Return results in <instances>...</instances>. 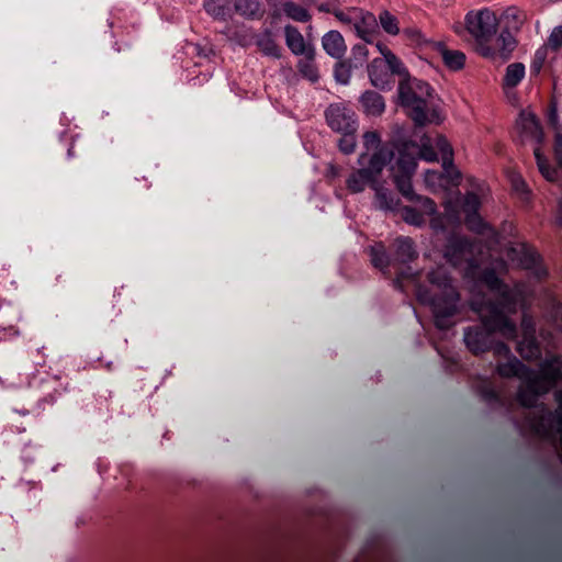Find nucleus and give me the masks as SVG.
Masks as SVG:
<instances>
[{
    "label": "nucleus",
    "instance_id": "e433bc0d",
    "mask_svg": "<svg viewBox=\"0 0 562 562\" xmlns=\"http://www.w3.org/2000/svg\"><path fill=\"white\" fill-rule=\"evenodd\" d=\"M369 55V50L366 44L359 43L356 44L351 49V56L349 60L353 65L355 69H358L363 66L367 61Z\"/></svg>",
    "mask_w": 562,
    "mask_h": 562
},
{
    "label": "nucleus",
    "instance_id": "37998d69",
    "mask_svg": "<svg viewBox=\"0 0 562 562\" xmlns=\"http://www.w3.org/2000/svg\"><path fill=\"white\" fill-rule=\"evenodd\" d=\"M547 47L553 52H559L562 48V25L552 30L547 41Z\"/></svg>",
    "mask_w": 562,
    "mask_h": 562
},
{
    "label": "nucleus",
    "instance_id": "3c124183",
    "mask_svg": "<svg viewBox=\"0 0 562 562\" xmlns=\"http://www.w3.org/2000/svg\"><path fill=\"white\" fill-rule=\"evenodd\" d=\"M482 396L488 402H496L499 400L498 393L491 386H484L482 390Z\"/></svg>",
    "mask_w": 562,
    "mask_h": 562
},
{
    "label": "nucleus",
    "instance_id": "5701e85b",
    "mask_svg": "<svg viewBox=\"0 0 562 562\" xmlns=\"http://www.w3.org/2000/svg\"><path fill=\"white\" fill-rule=\"evenodd\" d=\"M526 67L522 63L509 64L505 69L502 86L504 89L516 88L525 78Z\"/></svg>",
    "mask_w": 562,
    "mask_h": 562
},
{
    "label": "nucleus",
    "instance_id": "2eb2a0df",
    "mask_svg": "<svg viewBox=\"0 0 562 562\" xmlns=\"http://www.w3.org/2000/svg\"><path fill=\"white\" fill-rule=\"evenodd\" d=\"M554 400L558 403L555 412H551L542 405L541 413L532 417L531 426L537 434H547L552 428L553 423L562 428V391H555Z\"/></svg>",
    "mask_w": 562,
    "mask_h": 562
},
{
    "label": "nucleus",
    "instance_id": "7c9ffc66",
    "mask_svg": "<svg viewBox=\"0 0 562 562\" xmlns=\"http://www.w3.org/2000/svg\"><path fill=\"white\" fill-rule=\"evenodd\" d=\"M480 281L487 286L493 293L506 285L492 268L484 269L480 274Z\"/></svg>",
    "mask_w": 562,
    "mask_h": 562
},
{
    "label": "nucleus",
    "instance_id": "aec40b11",
    "mask_svg": "<svg viewBox=\"0 0 562 562\" xmlns=\"http://www.w3.org/2000/svg\"><path fill=\"white\" fill-rule=\"evenodd\" d=\"M284 35L286 46L292 52V54L296 56H304L311 48H314L312 45H307L305 43L301 32L293 25L289 24L284 27Z\"/></svg>",
    "mask_w": 562,
    "mask_h": 562
},
{
    "label": "nucleus",
    "instance_id": "dca6fc26",
    "mask_svg": "<svg viewBox=\"0 0 562 562\" xmlns=\"http://www.w3.org/2000/svg\"><path fill=\"white\" fill-rule=\"evenodd\" d=\"M398 157L393 168V175L412 176L417 167V156L411 148L409 140H403L397 147Z\"/></svg>",
    "mask_w": 562,
    "mask_h": 562
},
{
    "label": "nucleus",
    "instance_id": "bb28decb",
    "mask_svg": "<svg viewBox=\"0 0 562 562\" xmlns=\"http://www.w3.org/2000/svg\"><path fill=\"white\" fill-rule=\"evenodd\" d=\"M440 53L443 64L451 70L458 71L464 67L465 55L461 50H452L440 44Z\"/></svg>",
    "mask_w": 562,
    "mask_h": 562
},
{
    "label": "nucleus",
    "instance_id": "c756f323",
    "mask_svg": "<svg viewBox=\"0 0 562 562\" xmlns=\"http://www.w3.org/2000/svg\"><path fill=\"white\" fill-rule=\"evenodd\" d=\"M378 23L390 35H397L400 33L397 18L387 10H382L379 13Z\"/></svg>",
    "mask_w": 562,
    "mask_h": 562
},
{
    "label": "nucleus",
    "instance_id": "4be33fe9",
    "mask_svg": "<svg viewBox=\"0 0 562 562\" xmlns=\"http://www.w3.org/2000/svg\"><path fill=\"white\" fill-rule=\"evenodd\" d=\"M315 54V48H311L296 65L299 74L312 83H316L319 80L318 68L314 63Z\"/></svg>",
    "mask_w": 562,
    "mask_h": 562
},
{
    "label": "nucleus",
    "instance_id": "423d86ee",
    "mask_svg": "<svg viewBox=\"0 0 562 562\" xmlns=\"http://www.w3.org/2000/svg\"><path fill=\"white\" fill-rule=\"evenodd\" d=\"M477 244L467 236L451 234L447 238L443 256L453 267H461L467 263L470 269L477 267L476 252Z\"/></svg>",
    "mask_w": 562,
    "mask_h": 562
},
{
    "label": "nucleus",
    "instance_id": "09e8293b",
    "mask_svg": "<svg viewBox=\"0 0 562 562\" xmlns=\"http://www.w3.org/2000/svg\"><path fill=\"white\" fill-rule=\"evenodd\" d=\"M404 218L407 223L417 224L422 218L420 213L411 206L404 207Z\"/></svg>",
    "mask_w": 562,
    "mask_h": 562
},
{
    "label": "nucleus",
    "instance_id": "49530a36",
    "mask_svg": "<svg viewBox=\"0 0 562 562\" xmlns=\"http://www.w3.org/2000/svg\"><path fill=\"white\" fill-rule=\"evenodd\" d=\"M60 395L61 393L57 389H54L53 392H49L48 394L40 398L37 401V413L40 414L42 411H44L46 404L53 405L57 401V397Z\"/></svg>",
    "mask_w": 562,
    "mask_h": 562
},
{
    "label": "nucleus",
    "instance_id": "a211bd4d",
    "mask_svg": "<svg viewBox=\"0 0 562 562\" xmlns=\"http://www.w3.org/2000/svg\"><path fill=\"white\" fill-rule=\"evenodd\" d=\"M544 394H547V392H542L541 386L529 378L522 381V385L518 390L517 398L522 407L532 408L536 406L539 397Z\"/></svg>",
    "mask_w": 562,
    "mask_h": 562
},
{
    "label": "nucleus",
    "instance_id": "473e14b6",
    "mask_svg": "<svg viewBox=\"0 0 562 562\" xmlns=\"http://www.w3.org/2000/svg\"><path fill=\"white\" fill-rule=\"evenodd\" d=\"M357 131H345L340 132L341 137L338 140V148L345 155H350L355 151L357 146L356 139Z\"/></svg>",
    "mask_w": 562,
    "mask_h": 562
},
{
    "label": "nucleus",
    "instance_id": "79ce46f5",
    "mask_svg": "<svg viewBox=\"0 0 562 562\" xmlns=\"http://www.w3.org/2000/svg\"><path fill=\"white\" fill-rule=\"evenodd\" d=\"M481 206V201L477 194L470 192L467 193L463 204L462 211L464 214L476 213L479 212Z\"/></svg>",
    "mask_w": 562,
    "mask_h": 562
},
{
    "label": "nucleus",
    "instance_id": "13d9d810",
    "mask_svg": "<svg viewBox=\"0 0 562 562\" xmlns=\"http://www.w3.org/2000/svg\"><path fill=\"white\" fill-rule=\"evenodd\" d=\"M558 166L562 169V158L555 159Z\"/></svg>",
    "mask_w": 562,
    "mask_h": 562
},
{
    "label": "nucleus",
    "instance_id": "9b49d317",
    "mask_svg": "<svg viewBox=\"0 0 562 562\" xmlns=\"http://www.w3.org/2000/svg\"><path fill=\"white\" fill-rule=\"evenodd\" d=\"M324 116L326 124L335 133L358 131L359 122L356 112L342 102L330 103Z\"/></svg>",
    "mask_w": 562,
    "mask_h": 562
},
{
    "label": "nucleus",
    "instance_id": "20e7f679",
    "mask_svg": "<svg viewBox=\"0 0 562 562\" xmlns=\"http://www.w3.org/2000/svg\"><path fill=\"white\" fill-rule=\"evenodd\" d=\"M370 82L373 87L390 91L394 83V77L411 82L412 78L403 61L392 52L387 50L386 59L374 58L367 67Z\"/></svg>",
    "mask_w": 562,
    "mask_h": 562
},
{
    "label": "nucleus",
    "instance_id": "2f4dec72",
    "mask_svg": "<svg viewBox=\"0 0 562 562\" xmlns=\"http://www.w3.org/2000/svg\"><path fill=\"white\" fill-rule=\"evenodd\" d=\"M355 69L349 59L340 60L335 65L334 76L337 82L347 85L351 77V70Z\"/></svg>",
    "mask_w": 562,
    "mask_h": 562
},
{
    "label": "nucleus",
    "instance_id": "680f3d73",
    "mask_svg": "<svg viewBox=\"0 0 562 562\" xmlns=\"http://www.w3.org/2000/svg\"><path fill=\"white\" fill-rule=\"evenodd\" d=\"M20 413H21L22 415H25V414H27L29 412H27V411H25V412H20Z\"/></svg>",
    "mask_w": 562,
    "mask_h": 562
},
{
    "label": "nucleus",
    "instance_id": "bf43d9fd",
    "mask_svg": "<svg viewBox=\"0 0 562 562\" xmlns=\"http://www.w3.org/2000/svg\"><path fill=\"white\" fill-rule=\"evenodd\" d=\"M68 156L71 157L74 155V151H72V146L68 149Z\"/></svg>",
    "mask_w": 562,
    "mask_h": 562
},
{
    "label": "nucleus",
    "instance_id": "72a5a7b5",
    "mask_svg": "<svg viewBox=\"0 0 562 562\" xmlns=\"http://www.w3.org/2000/svg\"><path fill=\"white\" fill-rule=\"evenodd\" d=\"M544 116L547 120V124L549 127L553 128L555 132L560 128L559 125V113H558V101L554 97H552L547 106Z\"/></svg>",
    "mask_w": 562,
    "mask_h": 562
},
{
    "label": "nucleus",
    "instance_id": "f257e3e1",
    "mask_svg": "<svg viewBox=\"0 0 562 562\" xmlns=\"http://www.w3.org/2000/svg\"><path fill=\"white\" fill-rule=\"evenodd\" d=\"M372 265L384 274L394 273L393 285L404 292L411 285L416 300L429 306L438 329H450L462 317L464 304L446 269L437 268L427 273V283L420 281V272L411 267L418 258L411 237L398 236L386 250L382 245L371 247Z\"/></svg>",
    "mask_w": 562,
    "mask_h": 562
},
{
    "label": "nucleus",
    "instance_id": "f3484780",
    "mask_svg": "<svg viewBox=\"0 0 562 562\" xmlns=\"http://www.w3.org/2000/svg\"><path fill=\"white\" fill-rule=\"evenodd\" d=\"M359 103L368 116H381L385 111L384 98L374 90H366L359 98Z\"/></svg>",
    "mask_w": 562,
    "mask_h": 562
},
{
    "label": "nucleus",
    "instance_id": "f03ea898",
    "mask_svg": "<svg viewBox=\"0 0 562 562\" xmlns=\"http://www.w3.org/2000/svg\"><path fill=\"white\" fill-rule=\"evenodd\" d=\"M496 297L473 300L471 308L479 314L481 322L485 325L498 329V334L506 339L517 337V326L508 314L517 310V300L509 286L506 284L494 293Z\"/></svg>",
    "mask_w": 562,
    "mask_h": 562
},
{
    "label": "nucleus",
    "instance_id": "8fccbe9b",
    "mask_svg": "<svg viewBox=\"0 0 562 562\" xmlns=\"http://www.w3.org/2000/svg\"><path fill=\"white\" fill-rule=\"evenodd\" d=\"M553 150L555 159L562 158V128H559L554 134Z\"/></svg>",
    "mask_w": 562,
    "mask_h": 562
},
{
    "label": "nucleus",
    "instance_id": "a18cd8bd",
    "mask_svg": "<svg viewBox=\"0 0 562 562\" xmlns=\"http://www.w3.org/2000/svg\"><path fill=\"white\" fill-rule=\"evenodd\" d=\"M502 44V50L504 53H512L516 46V40L509 32H502L499 37L497 38V44Z\"/></svg>",
    "mask_w": 562,
    "mask_h": 562
},
{
    "label": "nucleus",
    "instance_id": "b1692460",
    "mask_svg": "<svg viewBox=\"0 0 562 562\" xmlns=\"http://www.w3.org/2000/svg\"><path fill=\"white\" fill-rule=\"evenodd\" d=\"M232 0H203L205 12L215 20L226 21L231 16Z\"/></svg>",
    "mask_w": 562,
    "mask_h": 562
},
{
    "label": "nucleus",
    "instance_id": "39448f33",
    "mask_svg": "<svg viewBox=\"0 0 562 562\" xmlns=\"http://www.w3.org/2000/svg\"><path fill=\"white\" fill-rule=\"evenodd\" d=\"M520 120L521 133L537 144V147L533 149V154L540 173L548 181H555L558 178V170L550 165L549 159L541 150V145L544 143V132L540 120L533 113L525 114L524 112L520 114Z\"/></svg>",
    "mask_w": 562,
    "mask_h": 562
},
{
    "label": "nucleus",
    "instance_id": "6ab92c4d",
    "mask_svg": "<svg viewBox=\"0 0 562 562\" xmlns=\"http://www.w3.org/2000/svg\"><path fill=\"white\" fill-rule=\"evenodd\" d=\"M324 50L333 58L340 59L347 49L345 40L338 31H329L322 38Z\"/></svg>",
    "mask_w": 562,
    "mask_h": 562
},
{
    "label": "nucleus",
    "instance_id": "a878e982",
    "mask_svg": "<svg viewBox=\"0 0 562 562\" xmlns=\"http://www.w3.org/2000/svg\"><path fill=\"white\" fill-rule=\"evenodd\" d=\"M397 191L409 202H419L423 198L417 194L412 184V176L393 175Z\"/></svg>",
    "mask_w": 562,
    "mask_h": 562
},
{
    "label": "nucleus",
    "instance_id": "f704fd0d",
    "mask_svg": "<svg viewBox=\"0 0 562 562\" xmlns=\"http://www.w3.org/2000/svg\"><path fill=\"white\" fill-rule=\"evenodd\" d=\"M442 179L446 183L451 187H458L462 180V175L454 166L453 160L448 165L442 164Z\"/></svg>",
    "mask_w": 562,
    "mask_h": 562
},
{
    "label": "nucleus",
    "instance_id": "c03bdc74",
    "mask_svg": "<svg viewBox=\"0 0 562 562\" xmlns=\"http://www.w3.org/2000/svg\"><path fill=\"white\" fill-rule=\"evenodd\" d=\"M437 145L441 151L443 165L450 164L451 160H453V150L449 142L446 138L440 137Z\"/></svg>",
    "mask_w": 562,
    "mask_h": 562
},
{
    "label": "nucleus",
    "instance_id": "5fc2aeb1",
    "mask_svg": "<svg viewBox=\"0 0 562 562\" xmlns=\"http://www.w3.org/2000/svg\"><path fill=\"white\" fill-rule=\"evenodd\" d=\"M416 88H418L420 91H425L428 97H430L431 92L434 91L429 83L420 80H416Z\"/></svg>",
    "mask_w": 562,
    "mask_h": 562
},
{
    "label": "nucleus",
    "instance_id": "4d7b16f0",
    "mask_svg": "<svg viewBox=\"0 0 562 562\" xmlns=\"http://www.w3.org/2000/svg\"><path fill=\"white\" fill-rule=\"evenodd\" d=\"M318 11L333 14V11H335V8H331V5L329 3H321L318 5Z\"/></svg>",
    "mask_w": 562,
    "mask_h": 562
},
{
    "label": "nucleus",
    "instance_id": "603ef678",
    "mask_svg": "<svg viewBox=\"0 0 562 562\" xmlns=\"http://www.w3.org/2000/svg\"><path fill=\"white\" fill-rule=\"evenodd\" d=\"M333 15H335V18H337L340 22L347 23V24L352 23V21L355 20L348 13H345L344 11H341L339 9H335V11H333Z\"/></svg>",
    "mask_w": 562,
    "mask_h": 562
},
{
    "label": "nucleus",
    "instance_id": "9d476101",
    "mask_svg": "<svg viewBox=\"0 0 562 562\" xmlns=\"http://www.w3.org/2000/svg\"><path fill=\"white\" fill-rule=\"evenodd\" d=\"M397 91L401 105L409 110V115L415 125H426L429 122L427 113V101L419 97L414 91L411 82H407L406 80H401L398 82Z\"/></svg>",
    "mask_w": 562,
    "mask_h": 562
},
{
    "label": "nucleus",
    "instance_id": "c85d7f7f",
    "mask_svg": "<svg viewBox=\"0 0 562 562\" xmlns=\"http://www.w3.org/2000/svg\"><path fill=\"white\" fill-rule=\"evenodd\" d=\"M375 195L381 209L394 211L398 207L401 201L396 194L381 184L375 189Z\"/></svg>",
    "mask_w": 562,
    "mask_h": 562
},
{
    "label": "nucleus",
    "instance_id": "de8ad7c7",
    "mask_svg": "<svg viewBox=\"0 0 562 562\" xmlns=\"http://www.w3.org/2000/svg\"><path fill=\"white\" fill-rule=\"evenodd\" d=\"M19 329L11 323H0V341L19 336Z\"/></svg>",
    "mask_w": 562,
    "mask_h": 562
},
{
    "label": "nucleus",
    "instance_id": "ea45409f",
    "mask_svg": "<svg viewBox=\"0 0 562 562\" xmlns=\"http://www.w3.org/2000/svg\"><path fill=\"white\" fill-rule=\"evenodd\" d=\"M546 59H547V47L542 46L535 52L531 64H530V75L532 77L539 76V74L541 72V69L546 63Z\"/></svg>",
    "mask_w": 562,
    "mask_h": 562
},
{
    "label": "nucleus",
    "instance_id": "6e6552de",
    "mask_svg": "<svg viewBox=\"0 0 562 562\" xmlns=\"http://www.w3.org/2000/svg\"><path fill=\"white\" fill-rule=\"evenodd\" d=\"M465 25L469 33L481 44L488 42L497 32L498 20L495 13L487 9L476 12L470 11L465 15Z\"/></svg>",
    "mask_w": 562,
    "mask_h": 562
},
{
    "label": "nucleus",
    "instance_id": "0eeeda50",
    "mask_svg": "<svg viewBox=\"0 0 562 562\" xmlns=\"http://www.w3.org/2000/svg\"><path fill=\"white\" fill-rule=\"evenodd\" d=\"M520 329V335L517 331V337L513 339L516 341V351L526 361L541 359L542 349L537 338V327L533 317L524 313Z\"/></svg>",
    "mask_w": 562,
    "mask_h": 562
},
{
    "label": "nucleus",
    "instance_id": "58836bf2",
    "mask_svg": "<svg viewBox=\"0 0 562 562\" xmlns=\"http://www.w3.org/2000/svg\"><path fill=\"white\" fill-rule=\"evenodd\" d=\"M411 148L413 151H415L417 159H424L426 161H437L438 155L437 151L431 147L427 145L419 146L416 142L409 140Z\"/></svg>",
    "mask_w": 562,
    "mask_h": 562
},
{
    "label": "nucleus",
    "instance_id": "4c0bfd02",
    "mask_svg": "<svg viewBox=\"0 0 562 562\" xmlns=\"http://www.w3.org/2000/svg\"><path fill=\"white\" fill-rule=\"evenodd\" d=\"M465 215V225L469 228V231L476 233V234H483L486 228L487 224L480 215V212L476 213H470L464 214Z\"/></svg>",
    "mask_w": 562,
    "mask_h": 562
},
{
    "label": "nucleus",
    "instance_id": "c9c22d12",
    "mask_svg": "<svg viewBox=\"0 0 562 562\" xmlns=\"http://www.w3.org/2000/svg\"><path fill=\"white\" fill-rule=\"evenodd\" d=\"M521 263L526 269H535L540 266L541 257L535 249L524 245L521 249Z\"/></svg>",
    "mask_w": 562,
    "mask_h": 562
},
{
    "label": "nucleus",
    "instance_id": "ddd939ff",
    "mask_svg": "<svg viewBox=\"0 0 562 562\" xmlns=\"http://www.w3.org/2000/svg\"><path fill=\"white\" fill-rule=\"evenodd\" d=\"M530 379L541 386L542 392L549 393L562 381V359L552 356L543 360L538 372L532 369Z\"/></svg>",
    "mask_w": 562,
    "mask_h": 562
},
{
    "label": "nucleus",
    "instance_id": "a19ab883",
    "mask_svg": "<svg viewBox=\"0 0 562 562\" xmlns=\"http://www.w3.org/2000/svg\"><path fill=\"white\" fill-rule=\"evenodd\" d=\"M363 145L367 150L376 149L379 150L382 147L391 148L387 145H381V137L376 131H368L363 134Z\"/></svg>",
    "mask_w": 562,
    "mask_h": 562
},
{
    "label": "nucleus",
    "instance_id": "393cba45",
    "mask_svg": "<svg viewBox=\"0 0 562 562\" xmlns=\"http://www.w3.org/2000/svg\"><path fill=\"white\" fill-rule=\"evenodd\" d=\"M234 9L238 15L247 20H255L261 16L259 0H235Z\"/></svg>",
    "mask_w": 562,
    "mask_h": 562
},
{
    "label": "nucleus",
    "instance_id": "4468645a",
    "mask_svg": "<svg viewBox=\"0 0 562 562\" xmlns=\"http://www.w3.org/2000/svg\"><path fill=\"white\" fill-rule=\"evenodd\" d=\"M353 29L358 37H360L366 44H373L380 35L378 18L371 12L357 11Z\"/></svg>",
    "mask_w": 562,
    "mask_h": 562
},
{
    "label": "nucleus",
    "instance_id": "052dcab7",
    "mask_svg": "<svg viewBox=\"0 0 562 562\" xmlns=\"http://www.w3.org/2000/svg\"><path fill=\"white\" fill-rule=\"evenodd\" d=\"M490 55V48H487V52L485 53V56Z\"/></svg>",
    "mask_w": 562,
    "mask_h": 562
},
{
    "label": "nucleus",
    "instance_id": "cd10ccee",
    "mask_svg": "<svg viewBox=\"0 0 562 562\" xmlns=\"http://www.w3.org/2000/svg\"><path fill=\"white\" fill-rule=\"evenodd\" d=\"M282 11L289 19L296 22L306 23L312 19V15L304 7L293 1H285L282 4Z\"/></svg>",
    "mask_w": 562,
    "mask_h": 562
},
{
    "label": "nucleus",
    "instance_id": "6e6d98bb",
    "mask_svg": "<svg viewBox=\"0 0 562 562\" xmlns=\"http://www.w3.org/2000/svg\"><path fill=\"white\" fill-rule=\"evenodd\" d=\"M375 44L378 50L380 52V54L382 55V59H386V55H387V50H391L385 44H383L382 42L380 41H376L373 43Z\"/></svg>",
    "mask_w": 562,
    "mask_h": 562
},
{
    "label": "nucleus",
    "instance_id": "864d4df0",
    "mask_svg": "<svg viewBox=\"0 0 562 562\" xmlns=\"http://www.w3.org/2000/svg\"><path fill=\"white\" fill-rule=\"evenodd\" d=\"M513 186H514V189L517 192H519L520 194H528L529 193L527 183L521 178L514 180Z\"/></svg>",
    "mask_w": 562,
    "mask_h": 562
},
{
    "label": "nucleus",
    "instance_id": "412c9836",
    "mask_svg": "<svg viewBox=\"0 0 562 562\" xmlns=\"http://www.w3.org/2000/svg\"><path fill=\"white\" fill-rule=\"evenodd\" d=\"M256 45L258 49L266 56L277 59L282 57V48L274 41L271 30L267 29L262 33L257 35Z\"/></svg>",
    "mask_w": 562,
    "mask_h": 562
},
{
    "label": "nucleus",
    "instance_id": "1a4fd4ad",
    "mask_svg": "<svg viewBox=\"0 0 562 562\" xmlns=\"http://www.w3.org/2000/svg\"><path fill=\"white\" fill-rule=\"evenodd\" d=\"M498 329H494L483 322L481 325L469 326L464 329V344L468 350L474 356H480L487 351H493L495 355L496 340L494 335Z\"/></svg>",
    "mask_w": 562,
    "mask_h": 562
},
{
    "label": "nucleus",
    "instance_id": "f8f14e48",
    "mask_svg": "<svg viewBox=\"0 0 562 562\" xmlns=\"http://www.w3.org/2000/svg\"><path fill=\"white\" fill-rule=\"evenodd\" d=\"M495 356L506 360L504 362H498L496 366V371L499 376L518 378L521 381L530 378L532 369L522 363L516 356H514L507 344L496 342Z\"/></svg>",
    "mask_w": 562,
    "mask_h": 562
},
{
    "label": "nucleus",
    "instance_id": "7ed1b4c3",
    "mask_svg": "<svg viewBox=\"0 0 562 562\" xmlns=\"http://www.w3.org/2000/svg\"><path fill=\"white\" fill-rule=\"evenodd\" d=\"M393 158L394 149L387 147L375 150L370 157H368L367 153H362L358 158V164L364 166L368 159V166L350 173L346 181L348 190L352 193H359L362 192L366 187H370L375 191L380 184L379 177Z\"/></svg>",
    "mask_w": 562,
    "mask_h": 562
}]
</instances>
